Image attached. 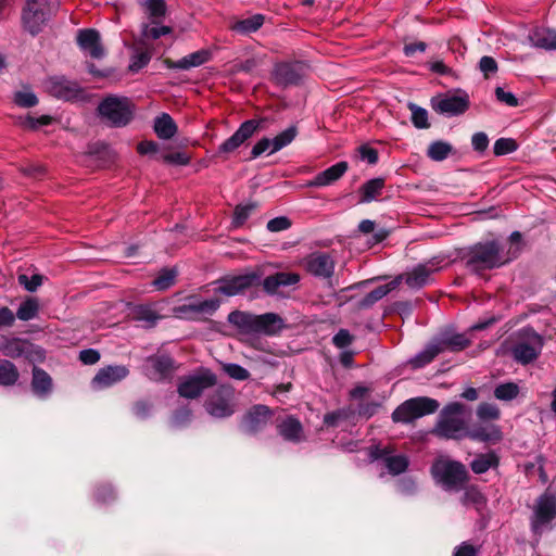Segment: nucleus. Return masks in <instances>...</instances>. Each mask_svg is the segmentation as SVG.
Segmentation results:
<instances>
[{"label": "nucleus", "instance_id": "6ab92c4d", "mask_svg": "<svg viewBox=\"0 0 556 556\" xmlns=\"http://www.w3.org/2000/svg\"><path fill=\"white\" fill-rule=\"evenodd\" d=\"M306 269L316 277L329 278L333 274L334 262L325 253H314L306 260Z\"/></svg>", "mask_w": 556, "mask_h": 556}, {"label": "nucleus", "instance_id": "4c0bfd02", "mask_svg": "<svg viewBox=\"0 0 556 556\" xmlns=\"http://www.w3.org/2000/svg\"><path fill=\"white\" fill-rule=\"evenodd\" d=\"M438 344L442 351H460L469 345V340L462 333L445 334Z\"/></svg>", "mask_w": 556, "mask_h": 556}, {"label": "nucleus", "instance_id": "3c124183", "mask_svg": "<svg viewBox=\"0 0 556 556\" xmlns=\"http://www.w3.org/2000/svg\"><path fill=\"white\" fill-rule=\"evenodd\" d=\"M53 118L50 115H41L38 118L31 116L21 117L18 125L28 130H36L41 126H47L52 123Z\"/></svg>", "mask_w": 556, "mask_h": 556}, {"label": "nucleus", "instance_id": "5701e85b", "mask_svg": "<svg viewBox=\"0 0 556 556\" xmlns=\"http://www.w3.org/2000/svg\"><path fill=\"white\" fill-rule=\"evenodd\" d=\"M254 325L255 332L273 336L283 328V320L278 314L266 313L263 315H256Z\"/></svg>", "mask_w": 556, "mask_h": 556}, {"label": "nucleus", "instance_id": "412c9836", "mask_svg": "<svg viewBox=\"0 0 556 556\" xmlns=\"http://www.w3.org/2000/svg\"><path fill=\"white\" fill-rule=\"evenodd\" d=\"M173 368V361L168 356H153L147 361V375L153 380L167 377Z\"/></svg>", "mask_w": 556, "mask_h": 556}, {"label": "nucleus", "instance_id": "bb28decb", "mask_svg": "<svg viewBox=\"0 0 556 556\" xmlns=\"http://www.w3.org/2000/svg\"><path fill=\"white\" fill-rule=\"evenodd\" d=\"M532 46L546 50L556 49V31L549 28H536L529 35Z\"/></svg>", "mask_w": 556, "mask_h": 556}, {"label": "nucleus", "instance_id": "72a5a7b5", "mask_svg": "<svg viewBox=\"0 0 556 556\" xmlns=\"http://www.w3.org/2000/svg\"><path fill=\"white\" fill-rule=\"evenodd\" d=\"M264 21H265L264 15L255 14L248 18L236 22L231 26V29L239 34L248 35V34L255 33L256 30H258L263 26Z\"/></svg>", "mask_w": 556, "mask_h": 556}, {"label": "nucleus", "instance_id": "0e129e2a", "mask_svg": "<svg viewBox=\"0 0 556 556\" xmlns=\"http://www.w3.org/2000/svg\"><path fill=\"white\" fill-rule=\"evenodd\" d=\"M353 341V337L345 329H340L338 333L333 337L332 342L339 349H344L349 346Z\"/></svg>", "mask_w": 556, "mask_h": 556}, {"label": "nucleus", "instance_id": "4be33fe9", "mask_svg": "<svg viewBox=\"0 0 556 556\" xmlns=\"http://www.w3.org/2000/svg\"><path fill=\"white\" fill-rule=\"evenodd\" d=\"M435 270L433 265L419 264L405 274V283L412 289H419L429 283L432 273Z\"/></svg>", "mask_w": 556, "mask_h": 556}, {"label": "nucleus", "instance_id": "20e7f679", "mask_svg": "<svg viewBox=\"0 0 556 556\" xmlns=\"http://www.w3.org/2000/svg\"><path fill=\"white\" fill-rule=\"evenodd\" d=\"M433 478L446 490H458L467 481L468 472L466 467L455 460L439 459L431 468Z\"/></svg>", "mask_w": 556, "mask_h": 556}, {"label": "nucleus", "instance_id": "ddd939ff", "mask_svg": "<svg viewBox=\"0 0 556 556\" xmlns=\"http://www.w3.org/2000/svg\"><path fill=\"white\" fill-rule=\"evenodd\" d=\"M261 126V121L249 119L240 125L236 132L218 147V154L228 155L242 146Z\"/></svg>", "mask_w": 556, "mask_h": 556}, {"label": "nucleus", "instance_id": "69168bd1", "mask_svg": "<svg viewBox=\"0 0 556 556\" xmlns=\"http://www.w3.org/2000/svg\"><path fill=\"white\" fill-rule=\"evenodd\" d=\"M150 59V55L146 52L135 54L131 58L129 70L131 72H138L149 63Z\"/></svg>", "mask_w": 556, "mask_h": 556}, {"label": "nucleus", "instance_id": "393cba45", "mask_svg": "<svg viewBox=\"0 0 556 556\" xmlns=\"http://www.w3.org/2000/svg\"><path fill=\"white\" fill-rule=\"evenodd\" d=\"M22 18L24 27L31 35L38 34L47 20L43 8L37 7H25Z\"/></svg>", "mask_w": 556, "mask_h": 556}, {"label": "nucleus", "instance_id": "e433bc0d", "mask_svg": "<svg viewBox=\"0 0 556 556\" xmlns=\"http://www.w3.org/2000/svg\"><path fill=\"white\" fill-rule=\"evenodd\" d=\"M498 465V457L495 453L490 452L485 454L478 455L470 464V467L476 473H484L490 468L496 467Z\"/></svg>", "mask_w": 556, "mask_h": 556}, {"label": "nucleus", "instance_id": "603ef678", "mask_svg": "<svg viewBox=\"0 0 556 556\" xmlns=\"http://www.w3.org/2000/svg\"><path fill=\"white\" fill-rule=\"evenodd\" d=\"M408 108L412 112V123L416 128L424 129L430 126L428 122V112L425 109L413 103H410Z\"/></svg>", "mask_w": 556, "mask_h": 556}, {"label": "nucleus", "instance_id": "774afa93", "mask_svg": "<svg viewBox=\"0 0 556 556\" xmlns=\"http://www.w3.org/2000/svg\"><path fill=\"white\" fill-rule=\"evenodd\" d=\"M477 554L478 549L473 545L463 542L455 547L453 556H477Z\"/></svg>", "mask_w": 556, "mask_h": 556}, {"label": "nucleus", "instance_id": "6e6d98bb", "mask_svg": "<svg viewBox=\"0 0 556 556\" xmlns=\"http://www.w3.org/2000/svg\"><path fill=\"white\" fill-rule=\"evenodd\" d=\"M222 368L225 374L235 380H247L250 377V372L242 366L233 363H224Z\"/></svg>", "mask_w": 556, "mask_h": 556}, {"label": "nucleus", "instance_id": "338daca9", "mask_svg": "<svg viewBox=\"0 0 556 556\" xmlns=\"http://www.w3.org/2000/svg\"><path fill=\"white\" fill-rule=\"evenodd\" d=\"M471 144L476 151H484L489 146V138L486 134L482 131L476 132L471 138Z\"/></svg>", "mask_w": 556, "mask_h": 556}, {"label": "nucleus", "instance_id": "ea45409f", "mask_svg": "<svg viewBox=\"0 0 556 556\" xmlns=\"http://www.w3.org/2000/svg\"><path fill=\"white\" fill-rule=\"evenodd\" d=\"M20 377L16 366L7 359H0V384L13 386Z\"/></svg>", "mask_w": 556, "mask_h": 556}, {"label": "nucleus", "instance_id": "e2e57ef3", "mask_svg": "<svg viewBox=\"0 0 556 556\" xmlns=\"http://www.w3.org/2000/svg\"><path fill=\"white\" fill-rule=\"evenodd\" d=\"M290 226L291 222L286 216L275 217L267 223V229L271 232L287 230Z\"/></svg>", "mask_w": 556, "mask_h": 556}, {"label": "nucleus", "instance_id": "c85d7f7f", "mask_svg": "<svg viewBox=\"0 0 556 556\" xmlns=\"http://www.w3.org/2000/svg\"><path fill=\"white\" fill-rule=\"evenodd\" d=\"M278 433L288 441L299 442L303 438V427L299 419L294 417L286 418L277 427Z\"/></svg>", "mask_w": 556, "mask_h": 556}, {"label": "nucleus", "instance_id": "de8ad7c7", "mask_svg": "<svg viewBox=\"0 0 556 556\" xmlns=\"http://www.w3.org/2000/svg\"><path fill=\"white\" fill-rule=\"evenodd\" d=\"M441 352L442 348H440L439 344L429 345L412 359V364L414 367H422L430 363Z\"/></svg>", "mask_w": 556, "mask_h": 556}, {"label": "nucleus", "instance_id": "13d9d810", "mask_svg": "<svg viewBox=\"0 0 556 556\" xmlns=\"http://www.w3.org/2000/svg\"><path fill=\"white\" fill-rule=\"evenodd\" d=\"M477 415L481 420H496L501 413L496 405L482 403L477 408Z\"/></svg>", "mask_w": 556, "mask_h": 556}, {"label": "nucleus", "instance_id": "f8f14e48", "mask_svg": "<svg viewBox=\"0 0 556 556\" xmlns=\"http://www.w3.org/2000/svg\"><path fill=\"white\" fill-rule=\"evenodd\" d=\"M432 109L448 116H455L465 113L469 108L468 96L445 94L432 98Z\"/></svg>", "mask_w": 556, "mask_h": 556}, {"label": "nucleus", "instance_id": "4468645a", "mask_svg": "<svg viewBox=\"0 0 556 556\" xmlns=\"http://www.w3.org/2000/svg\"><path fill=\"white\" fill-rule=\"evenodd\" d=\"M304 76V65L300 62H282L275 65L271 77L279 86L298 84Z\"/></svg>", "mask_w": 556, "mask_h": 556}, {"label": "nucleus", "instance_id": "cd10ccee", "mask_svg": "<svg viewBox=\"0 0 556 556\" xmlns=\"http://www.w3.org/2000/svg\"><path fill=\"white\" fill-rule=\"evenodd\" d=\"M472 440L496 443L502 440V431L496 425H481L468 432Z\"/></svg>", "mask_w": 556, "mask_h": 556}, {"label": "nucleus", "instance_id": "4d7b16f0", "mask_svg": "<svg viewBox=\"0 0 556 556\" xmlns=\"http://www.w3.org/2000/svg\"><path fill=\"white\" fill-rule=\"evenodd\" d=\"M170 33L172 28L169 26H150L149 24H143L141 28V36L146 39L155 40Z\"/></svg>", "mask_w": 556, "mask_h": 556}, {"label": "nucleus", "instance_id": "c9c22d12", "mask_svg": "<svg viewBox=\"0 0 556 556\" xmlns=\"http://www.w3.org/2000/svg\"><path fill=\"white\" fill-rule=\"evenodd\" d=\"M31 387L36 394L45 395L49 393L52 387L50 376L45 370L35 367L33 369Z\"/></svg>", "mask_w": 556, "mask_h": 556}, {"label": "nucleus", "instance_id": "052dcab7", "mask_svg": "<svg viewBox=\"0 0 556 556\" xmlns=\"http://www.w3.org/2000/svg\"><path fill=\"white\" fill-rule=\"evenodd\" d=\"M17 279L18 283L29 292L36 291L43 282V277L39 274H35L31 277L21 274Z\"/></svg>", "mask_w": 556, "mask_h": 556}, {"label": "nucleus", "instance_id": "2eb2a0df", "mask_svg": "<svg viewBox=\"0 0 556 556\" xmlns=\"http://www.w3.org/2000/svg\"><path fill=\"white\" fill-rule=\"evenodd\" d=\"M48 92L58 99L71 101L81 97L83 89L76 81L65 77H51L48 80Z\"/></svg>", "mask_w": 556, "mask_h": 556}, {"label": "nucleus", "instance_id": "9b49d317", "mask_svg": "<svg viewBox=\"0 0 556 556\" xmlns=\"http://www.w3.org/2000/svg\"><path fill=\"white\" fill-rule=\"evenodd\" d=\"M258 280L260 277L255 273L225 277L217 281L216 292L233 296L257 285Z\"/></svg>", "mask_w": 556, "mask_h": 556}, {"label": "nucleus", "instance_id": "680f3d73", "mask_svg": "<svg viewBox=\"0 0 556 556\" xmlns=\"http://www.w3.org/2000/svg\"><path fill=\"white\" fill-rule=\"evenodd\" d=\"M273 147H274V139L263 138L261 140H258L252 148L251 157L256 159L265 152H267L268 154H271L270 149Z\"/></svg>", "mask_w": 556, "mask_h": 556}, {"label": "nucleus", "instance_id": "473e14b6", "mask_svg": "<svg viewBox=\"0 0 556 556\" xmlns=\"http://www.w3.org/2000/svg\"><path fill=\"white\" fill-rule=\"evenodd\" d=\"M384 188V179L383 178H372L366 181L359 189L361 192V203H369L371 201L377 200V198L381 194Z\"/></svg>", "mask_w": 556, "mask_h": 556}, {"label": "nucleus", "instance_id": "7ed1b4c3", "mask_svg": "<svg viewBox=\"0 0 556 556\" xmlns=\"http://www.w3.org/2000/svg\"><path fill=\"white\" fill-rule=\"evenodd\" d=\"M100 116L111 126L122 127L132 118L134 105L125 97H108L98 108Z\"/></svg>", "mask_w": 556, "mask_h": 556}, {"label": "nucleus", "instance_id": "aec40b11", "mask_svg": "<svg viewBox=\"0 0 556 556\" xmlns=\"http://www.w3.org/2000/svg\"><path fill=\"white\" fill-rule=\"evenodd\" d=\"M77 42L80 49L94 59H101L104 50L100 42V35L94 29H83L78 31Z\"/></svg>", "mask_w": 556, "mask_h": 556}, {"label": "nucleus", "instance_id": "f257e3e1", "mask_svg": "<svg viewBox=\"0 0 556 556\" xmlns=\"http://www.w3.org/2000/svg\"><path fill=\"white\" fill-rule=\"evenodd\" d=\"M466 266L473 273L501 267L509 262L510 257L503 253L497 241L478 242L469 247L464 254Z\"/></svg>", "mask_w": 556, "mask_h": 556}, {"label": "nucleus", "instance_id": "39448f33", "mask_svg": "<svg viewBox=\"0 0 556 556\" xmlns=\"http://www.w3.org/2000/svg\"><path fill=\"white\" fill-rule=\"evenodd\" d=\"M517 336L518 340L511 350L515 361L523 365L535 361L544 345L543 337L531 328L521 329Z\"/></svg>", "mask_w": 556, "mask_h": 556}, {"label": "nucleus", "instance_id": "2f4dec72", "mask_svg": "<svg viewBox=\"0 0 556 556\" xmlns=\"http://www.w3.org/2000/svg\"><path fill=\"white\" fill-rule=\"evenodd\" d=\"M400 279H402V277H399L397 279H395L387 285L379 286L376 289H374L372 291H370L361 301V303H359L361 307L368 308L371 305H374L376 302H378L379 300L384 298L388 293H390L392 290H394L399 286Z\"/></svg>", "mask_w": 556, "mask_h": 556}, {"label": "nucleus", "instance_id": "a878e982", "mask_svg": "<svg viewBox=\"0 0 556 556\" xmlns=\"http://www.w3.org/2000/svg\"><path fill=\"white\" fill-rule=\"evenodd\" d=\"M300 281V276L295 273H277L268 276L263 281L266 292L275 293L280 287L293 286Z\"/></svg>", "mask_w": 556, "mask_h": 556}, {"label": "nucleus", "instance_id": "6e6552de", "mask_svg": "<svg viewBox=\"0 0 556 556\" xmlns=\"http://www.w3.org/2000/svg\"><path fill=\"white\" fill-rule=\"evenodd\" d=\"M556 518V496L546 491L535 502L531 517V529L535 534H541Z\"/></svg>", "mask_w": 556, "mask_h": 556}, {"label": "nucleus", "instance_id": "58836bf2", "mask_svg": "<svg viewBox=\"0 0 556 556\" xmlns=\"http://www.w3.org/2000/svg\"><path fill=\"white\" fill-rule=\"evenodd\" d=\"M39 308V301L36 298H27L18 306L16 317L20 320L28 321L38 315Z\"/></svg>", "mask_w": 556, "mask_h": 556}, {"label": "nucleus", "instance_id": "79ce46f5", "mask_svg": "<svg viewBox=\"0 0 556 556\" xmlns=\"http://www.w3.org/2000/svg\"><path fill=\"white\" fill-rule=\"evenodd\" d=\"M256 315L243 313V312H232L228 319L231 324L238 326L239 328L245 331H254Z\"/></svg>", "mask_w": 556, "mask_h": 556}, {"label": "nucleus", "instance_id": "f03ea898", "mask_svg": "<svg viewBox=\"0 0 556 556\" xmlns=\"http://www.w3.org/2000/svg\"><path fill=\"white\" fill-rule=\"evenodd\" d=\"M467 408L458 402H452L443 407L432 432L444 439H460L468 437Z\"/></svg>", "mask_w": 556, "mask_h": 556}, {"label": "nucleus", "instance_id": "c03bdc74", "mask_svg": "<svg viewBox=\"0 0 556 556\" xmlns=\"http://www.w3.org/2000/svg\"><path fill=\"white\" fill-rule=\"evenodd\" d=\"M298 130L295 126H290L274 138V147L270 149V153H275L286 146L290 144L296 137Z\"/></svg>", "mask_w": 556, "mask_h": 556}, {"label": "nucleus", "instance_id": "0eeeda50", "mask_svg": "<svg viewBox=\"0 0 556 556\" xmlns=\"http://www.w3.org/2000/svg\"><path fill=\"white\" fill-rule=\"evenodd\" d=\"M219 305L220 302L217 299L201 300L193 295L175 306L173 313L178 318L195 320L213 315Z\"/></svg>", "mask_w": 556, "mask_h": 556}, {"label": "nucleus", "instance_id": "9d476101", "mask_svg": "<svg viewBox=\"0 0 556 556\" xmlns=\"http://www.w3.org/2000/svg\"><path fill=\"white\" fill-rule=\"evenodd\" d=\"M206 412L215 418H226L236 410L235 390L230 386H220L205 402Z\"/></svg>", "mask_w": 556, "mask_h": 556}, {"label": "nucleus", "instance_id": "a19ab883", "mask_svg": "<svg viewBox=\"0 0 556 556\" xmlns=\"http://www.w3.org/2000/svg\"><path fill=\"white\" fill-rule=\"evenodd\" d=\"M453 147L445 141H434L428 147L427 155L437 162L445 160L452 152Z\"/></svg>", "mask_w": 556, "mask_h": 556}, {"label": "nucleus", "instance_id": "1a4fd4ad", "mask_svg": "<svg viewBox=\"0 0 556 556\" xmlns=\"http://www.w3.org/2000/svg\"><path fill=\"white\" fill-rule=\"evenodd\" d=\"M217 378L210 369H201L197 374L182 378L178 386L177 392L185 399H197L204 390L215 386Z\"/></svg>", "mask_w": 556, "mask_h": 556}, {"label": "nucleus", "instance_id": "09e8293b", "mask_svg": "<svg viewBox=\"0 0 556 556\" xmlns=\"http://www.w3.org/2000/svg\"><path fill=\"white\" fill-rule=\"evenodd\" d=\"M463 501H464V504L475 505L478 510H481L482 508H484L485 503H486L484 495L475 485H470V486L466 488Z\"/></svg>", "mask_w": 556, "mask_h": 556}, {"label": "nucleus", "instance_id": "c756f323", "mask_svg": "<svg viewBox=\"0 0 556 556\" xmlns=\"http://www.w3.org/2000/svg\"><path fill=\"white\" fill-rule=\"evenodd\" d=\"M31 344L20 338L8 339L0 343V351L3 355L17 358L29 352Z\"/></svg>", "mask_w": 556, "mask_h": 556}, {"label": "nucleus", "instance_id": "dca6fc26", "mask_svg": "<svg viewBox=\"0 0 556 556\" xmlns=\"http://www.w3.org/2000/svg\"><path fill=\"white\" fill-rule=\"evenodd\" d=\"M273 412L265 405H254L243 418V429L248 433H255L268 425Z\"/></svg>", "mask_w": 556, "mask_h": 556}, {"label": "nucleus", "instance_id": "bf43d9fd", "mask_svg": "<svg viewBox=\"0 0 556 556\" xmlns=\"http://www.w3.org/2000/svg\"><path fill=\"white\" fill-rule=\"evenodd\" d=\"M517 150V143L511 138H500L495 141L493 151L495 155L509 154Z\"/></svg>", "mask_w": 556, "mask_h": 556}, {"label": "nucleus", "instance_id": "f704fd0d", "mask_svg": "<svg viewBox=\"0 0 556 556\" xmlns=\"http://www.w3.org/2000/svg\"><path fill=\"white\" fill-rule=\"evenodd\" d=\"M160 318L150 305H138L132 309V319L144 327H153Z\"/></svg>", "mask_w": 556, "mask_h": 556}, {"label": "nucleus", "instance_id": "a18cd8bd", "mask_svg": "<svg viewBox=\"0 0 556 556\" xmlns=\"http://www.w3.org/2000/svg\"><path fill=\"white\" fill-rule=\"evenodd\" d=\"M384 464L390 473L400 475L406 470L408 459L404 455H391L384 457Z\"/></svg>", "mask_w": 556, "mask_h": 556}, {"label": "nucleus", "instance_id": "b1692460", "mask_svg": "<svg viewBox=\"0 0 556 556\" xmlns=\"http://www.w3.org/2000/svg\"><path fill=\"white\" fill-rule=\"evenodd\" d=\"M210 53L206 50L192 52L178 61L165 60L166 67L173 70H190L207 62Z\"/></svg>", "mask_w": 556, "mask_h": 556}, {"label": "nucleus", "instance_id": "8fccbe9b", "mask_svg": "<svg viewBox=\"0 0 556 556\" xmlns=\"http://www.w3.org/2000/svg\"><path fill=\"white\" fill-rule=\"evenodd\" d=\"M13 100L21 108H33L38 103L36 94L28 88L16 91Z\"/></svg>", "mask_w": 556, "mask_h": 556}, {"label": "nucleus", "instance_id": "49530a36", "mask_svg": "<svg viewBox=\"0 0 556 556\" xmlns=\"http://www.w3.org/2000/svg\"><path fill=\"white\" fill-rule=\"evenodd\" d=\"M140 5L151 18L163 17L166 14L165 0H144L140 2Z\"/></svg>", "mask_w": 556, "mask_h": 556}, {"label": "nucleus", "instance_id": "5fc2aeb1", "mask_svg": "<svg viewBox=\"0 0 556 556\" xmlns=\"http://www.w3.org/2000/svg\"><path fill=\"white\" fill-rule=\"evenodd\" d=\"M255 207L256 205L254 203L238 205L233 212L232 225L235 227L242 226Z\"/></svg>", "mask_w": 556, "mask_h": 556}, {"label": "nucleus", "instance_id": "423d86ee", "mask_svg": "<svg viewBox=\"0 0 556 556\" xmlns=\"http://www.w3.org/2000/svg\"><path fill=\"white\" fill-rule=\"evenodd\" d=\"M439 408L438 401L430 397H415L402 403L393 413L395 422H412L422 416L434 413Z\"/></svg>", "mask_w": 556, "mask_h": 556}, {"label": "nucleus", "instance_id": "7c9ffc66", "mask_svg": "<svg viewBox=\"0 0 556 556\" xmlns=\"http://www.w3.org/2000/svg\"><path fill=\"white\" fill-rule=\"evenodd\" d=\"M154 131L159 138L168 140L176 135L177 125L169 114L162 113L154 121Z\"/></svg>", "mask_w": 556, "mask_h": 556}, {"label": "nucleus", "instance_id": "f3484780", "mask_svg": "<svg viewBox=\"0 0 556 556\" xmlns=\"http://www.w3.org/2000/svg\"><path fill=\"white\" fill-rule=\"evenodd\" d=\"M349 169V164L345 161L338 162L329 168L317 174L312 180H308L304 186L307 188L326 187L339 180Z\"/></svg>", "mask_w": 556, "mask_h": 556}, {"label": "nucleus", "instance_id": "a211bd4d", "mask_svg": "<svg viewBox=\"0 0 556 556\" xmlns=\"http://www.w3.org/2000/svg\"><path fill=\"white\" fill-rule=\"evenodd\" d=\"M128 374V368L123 365L108 366L98 371L92 379V384L99 389L108 388L125 379Z\"/></svg>", "mask_w": 556, "mask_h": 556}, {"label": "nucleus", "instance_id": "864d4df0", "mask_svg": "<svg viewBox=\"0 0 556 556\" xmlns=\"http://www.w3.org/2000/svg\"><path fill=\"white\" fill-rule=\"evenodd\" d=\"M175 278L176 271L174 269H164L159 277L153 280L152 285L157 290H166L175 283Z\"/></svg>", "mask_w": 556, "mask_h": 556}, {"label": "nucleus", "instance_id": "37998d69", "mask_svg": "<svg viewBox=\"0 0 556 556\" xmlns=\"http://www.w3.org/2000/svg\"><path fill=\"white\" fill-rule=\"evenodd\" d=\"M519 394V387L515 382L501 383L494 389V396L500 401H511Z\"/></svg>", "mask_w": 556, "mask_h": 556}]
</instances>
